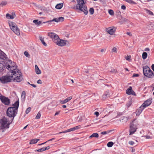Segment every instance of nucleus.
Segmentation results:
<instances>
[{
	"instance_id": "1",
	"label": "nucleus",
	"mask_w": 154,
	"mask_h": 154,
	"mask_svg": "<svg viewBox=\"0 0 154 154\" xmlns=\"http://www.w3.org/2000/svg\"><path fill=\"white\" fill-rule=\"evenodd\" d=\"M13 106L9 107L7 109L6 114L9 118H12V121L17 113L18 109L19 106V100L16 101L12 104Z\"/></svg>"
},
{
	"instance_id": "2",
	"label": "nucleus",
	"mask_w": 154,
	"mask_h": 154,
	"mask_svg": "<svg viewBox=\"0 0 154 154\" xmlns=\"http://www.w3.org/2000/svg\"><path fill=\"white\" fill-rule=\"evenodd\" d=\"M5 66L7 69L11 70L9 72L13 74V75H15L17 73L20 72V71L17 69V66L16 63L11 60H8L5 63Z\"/></svg>"
},
{
	"instance_id": "3",
	"label": "nucleus",
	"mask_w": 154,
	"mask_h": 154,
	"mask_svg": "<svg viewBox=\"0 0 154 154\" xmlns=\"http://www.w3.org/2000/svg\"><path fill=\"white\" fill-rule=\"evenodd\" d=\"M77 4L74 5L72 8L75 10H79L84 12L85 15L88 14V9L84 0H76Z\"/></svg>"
},
{
	"instance_id": "4",
	"label": "nucleus",
	"mask_w": 154,
	"mask_h": 154,
	"mask_svg": "<svg viewBox=\"0 0 154 154\" xmlns=\"http://www.w3.org/2000/svg\"><path fill=\"white\" fill-rule=\"evenodd\" d=\"M136 119H134L130 124V129L129 130L130 135L134 134L137 129L138 122L136 121Z\"/></svg>"
},
{
	"instance_id": "5",
	"label": "nucleus",
	"mask_w": 154,
	"mask_h": 154,
	"mask_svg": "<svg viewBox=\"0 0 154 154\" xmlns=\"http://www.w3.org/2000/svg\"><path fill=\"white\" fill-rule=\"evenodd\" d=\"M143 73L147 77L152 78L154 76V73L148 66H146L143 67Z\"/></svg>"
},
{
	"instance_id": "6",
	"label": "nucleus",
	"mask_w": 154,
	"mask_h": 154,
	"mask_svg": "<svg viewBox=\"0 0 154 154\" xmlns=\"http://www.w3.org/2000/svg\"><path fill=\"white\" fill-rule=\"evenodd\" d=\"M8 75L6 76H2L0 78V80L2 83L5 84L10 82L13 79L14 75H13V74L9 72Z\"/></svg>"
},
{
	"instance_id": "7",
	"label": "nucleus",
	"mask_w": 154,
	"mask_h": 154,
	"mask_svg": "<svg viewBox=\"0 0 154 154\" xmlns=\"http://www.w3.org/2000/svg\"><path fill=\"white\" fill-rule=\"evenodd\" d=\"M9 24L11 30L17 35H20V30L16 23L12 22H10Z\"/></svg>"
},
{
	"instance_id": "8",
	"label": "nucleus",
	"mask_w": 154,
	"mask_h": 154,
	"mask_svg": "<svg viewBox=\"0 0 154 154\" xmlns=\"http://www.w3.org/2000/svg\"><path fill=\"white\" fill-rule=\"evenodd\" d=\"M48 35L51 39L55 43L58 42L57 40H59L58 35L55 33L51 32H49L48 33Z\"/></svg>"
},
{
	"instance_id": "9",
	"label": "nucleus",
	"mask_w": 154,
	"mask_h": 154,
	"mask_svg": "<svg viewBox=\"0 0 154 154\" xmlns=\"http://www.w3.org/2000/svg\"><path fill=\"white\" fill-rule=\"evenodd\" d=\"M13 78L14 82H20L22 81L23 79L21 72L20 71V73H17L15 75H14Z\"/></svg>"
},
{
	"instance_id": "10",
	"label": "nucleus",
	"mask_w": 154,
	"mask_h": 154,
	"mask_svg": "<svg viewBox=\"0 0 154 154\" xmlns=\"http://www.w3.org/2000/svg\"><path fill=\"white\" fill-rule=\"evenodd\" d=\"M8 122V119L5 117L3 118L1 121L2 128L3 129L9 128V125L10 124L7 123Z\"/></svg>"
},
{
	"instance_id": "11",
	"label": "nucleus",
	"mask_w": 154,
	"mask_h": 154,
	"mask_svg": "<svg viewBox=\"0 0 154 154\" xmlns=\"http://www.w3.org/2000/svg\"><path fill=\"white\" fill-rule=\"evenodd\" d=\"M0 100L2 103L6 105H9L10 103L9 99L5 96L1 95L0 96Z\"/></svg>"
},
{
	"instance_id": "12",
	"label": "nucleus",
	"mask_w": 154,
	"mask_h": 154,
	"mask_svg": "<svg viewBox=\"0 0 154 154\" xmlns=\"http://www.w3.org/2000/svg\"><path fill=\"white\" fill-rule=\"evenodd\" d=\"M116 29L117 28L116 27L112 26L107 28L106 30L109 34L111 35H112L115 33Z\"/></svg>"
},
{
	"instance_id": "13",
	"label": "nucleus",
	"mask_w": 154,
	"mask_h": 154,
	"mask_svg": "<svg viewBox=\"0 0 154 154\" xmlns=\"http://www.w3.org/2000/svg\"><path fill=\"white\" fill-rule=\"evenodd\" d=\"M59 40H57L58 42L56 43V44L59 46H64L66 44L67 41L65 40L61 39L60 38Z\"/></svg>"
},
{
	"instance_id": "14",
	"label": "nucleus",
	"mask_w": 154,
	"mask_h": 154,
	"mask_svg": "<svg viewBox=\"0 0 154 154\" xmlns=\"http://www.w3.org/2000/svg\"><path fill=\"white\" fill-rule=\"evenodd\" d=\"M110 93L109 90H108L104 92L102 96V99L103 100H105L106 99L110 97Z\"/></svg>"
},
{
	"instance_id": "15",
	"label": "nucleus",
	"mask_w": 154,
	"mask_h": 154,
	"mask_svg": "<svg viewBox=\"0 0 154 154\" xmlns=\"http://www.w3.org/2000/svg\"><path fill=\"white\" fill-rule=\"evenodd\" d=\"M151 100L150 99H148L141 105L143 107L146 108V107L149 106L151 103Z\"/></svg>"
},
{
	"instance_id": "16",
	"label": "nucleus",
	"mask_w": 154,
	"mask_h": 154,
	"mask_svg": "<svg viewBox=\"0 0 154 154\" xmlns=\"http://www.w3.org/2000/svg\"><path fill=\"white\" fill-rule=\"evenodd\" d=\"M5 54L0 50V61H4L6 59Z\"/></svg>"
},
{
	"instance_id": "17",
	"label": "nucleus",
	"mask_w": 154,
	"mask_h": 154,
	"mask_svg": "<svg viewBox=\"0 0 154 154\" xmlns=\"http://www.w3.org/2000/svg\"><path fill=\"white\" fill-rule=\"evenodd\" d=\"M144 109V108L142 105L139 107L136 111V116H139Z\"/></svg>"
},
{
	"instance_id": "18",
	"label": "nucleus",
	"mask_w": 154,
	"mask_h": 154,
	"mask_svg": "<svg viewBox=\"0 0 154 154\" xmlns=\"http://www.w3.org/2000/svg\"><path fill=\"white\" fill-rule=\"evenodd\" d=\"M5 62L2 60L0 61V72L3 71L5 66Z\"/></svg>"
},
{
	"instance_id": "19",
	"label": "nucleus",
	"mask_w": 154,
	"mask_h": 154,
	"mask_svg": "<svg viewBox=\"0 0 154 154\" xmlns=\"http://www.w3.org/2000/svg\"><path fill=\"white\" fill-rule=\"evenodd\" d=\"M72 97L71 96H70L63 100H60V102L62 104L65 103H66L70 101L72 99Z\"/></svg>"
},
{
	"instance_id": "20",
	"label": "nucleus",
	"mask_w": 154,
	"mask_h": 154,
	"mask_svg": "<svg viewBox=\"0 0 154 154\" xmlns=\"http://www.w3.org/2000/svg\"><path fill=\"white\" fill-rule=\"evenodd\" d=\"M35 71L37 74H40L41 73V70L39 69L37 65L35 66Z\"/></svg>"
},
{
	"instance_id": "21",
	"label": "nucleus",
	"mask_w": 154,
	"mask_h": 154,
	"mask_svg": "<svg viewBox=\"0 0 154 154\" xmlns=\"http://www.w3.org/2000/svg\"><path fill=\"white\" fill-rule=\"evenodd\" d=\"M26 97V92L25 91H23L22 92L21 95V100L22 101H24Z\"/></svg>"
},
{
	"instance_id": "22",
	"label": "nucleus",
	"mask_w": 154,
	"mask_h": 154,
	"mask_svg": "<svg viewBox=\"0 0 154 154\" xmlns=\"http://www.w3.org/2000/svg\"><path fill=\"white\" fill-rule=\"evenodd\" d=\"M33 23H35L36 25L37 26H39L41 24H43V22H42L41 21H38V20H33Z\"/></svg>"
},
{
	"instance_id": "23",
	"label": "nucleus",
	"mask_w": 154,
	"mask_h": 154,
	"mask_svg": "<svg viewBox=\"0 0 154 154\" xmlns=\"http://www.w3.org/2000/svg\"><path fill=\"white\" fill-rule=\"evenodd\" d=\"M40 139H32L29 142V144H34L36 143Z\"/></svg>"
},
{
	"instance_id": "24",
	"label": "nucleus",
	"mask_w": 154,
	"mask_h": 154,
	"mask_svg": "<svg viewBox=\"0 0 154 154\" xmlns=\"http://www.w3.org/2000/svg\"><path fill=\"white\" fill-rule=\"evenodd\" d=\"M132 88L131 87H130L126 91V93L127 94L130 95H131V92H132Z\"/></svg>"
},
{
	"instance_id": "25",
	"label": "nucleus",
	"mask_w": 154,
	"mask_h": 154,
	"mask_svg": "<svg viewBox=\"0 0 154 154\" xmlns=\"http://www.w3.org/2000/svg\"><path fill=\"white\" fill-rule=\"evenodd\" d=\"M63 6V3H59L57 4L55 6V8L58 9H60L62 8Z\"/></svg>"
},
{
	"instance_id": "26",
	"label": "nucleus",
	"mask_w": 154,
	"mask_h": 154,
	"mask_svg": "<svg viewBox=\"0 0 154 154\" xmlns=\"http://www.w3.org/2000/svg\"><path fill=\"white\" fill-rule=\"evenodd\" d=\"M39 39H40V40L41 41L42 44L45 46H46L47 45L45 42L44 38L41 36H39Z\"/></svg>"
},
{
	"instance_id": "27",
	"label": "nucleus",
	"mask_w": 154,
	"mask_h": 154,
	"mask_svg": "<svg viewBox=\"0 0 154 154\" xmlns=\"http://www.w3.org/2000/svg\"><path fill=\"white\" fill-rule=\"evenodd\" d=\"M52 21H55V22H58V18H54V19H53L52 20H49V21H46V22H43V23H49V22H52Z\"/></svg>"
},
{
	"instance_id": "28",
	"label": "nucleus",
	"mask_w": 154,
	"mask_h": 154,
	"mask_svg": "<svg viewBox=\"0 0 154 154\" xmlns=\"http://www.w3.org/2000/svg\"><path fill=\"white\" fill-rule=\"evenodd\" d=\"M147 53L146 52H143L142 54V57L143 60L146 59L147 57Z\"/></svg>"
},
{
	"instance_id": "29",
	"label": "nucleus",
	"mask_w": 154,
	"mask_h": 154,
	"mask_svg": "<svg viewBox=\"0 0 154 154\" xmlns=\"http://www.w3.org/2000/svg\"><path fill=\"white\" fill-rule=\"evenodd\" d=\"M99 137V135L98 133H93L90 136V138H91L92 137H95L97 138Z\"/></svg>"
},
{
	"instance_id": "30",
	"label": "nucleus",
	"mask_w": 154,
	"mask_h": 154,
	"mask_svg": "<svg viewBox=\"0 0 154 154\" xmlns=\"http://www.w3.org/2000/svg\"><path fill=\"white\" fill-rule=\"evenodd\" d=\"M6 17L7 19H13L14 18V17L13 16L12 17V15L8 13L6 14Z\"/></svg>"
},
{
	"instance_id": "31",
	"label": "nucleus",
	"mask_w": 154,
	"mask_h": 154,
	"mask_svg": "<svg viewBox=\"0 0 154 154\" xmlns=\"http://www.w3.org/2000/svg\"><path fill=\"white\" fill-rule=\"evenodd\" d=\"M7 2L6 1H2L0 4V6L3 7L5 6L7 4Z\"/></svg>"
},
{
	"instance_id": "32",
	"label": "nucleus",
	"mask_w": 154,
	"mask_h": 154,
	"mask_svg": "<svg viewBox=\"0 0 154 154\" xmlns=\"http://www.w3.org/2000/svg\"><path fill=\"white\" fill-rule=\"evenodd\" d=\"M146 13L148 14L149 15H153L154 14L150 10L146 9Z\"/></svg>"
},
{
	"instance_id": "33",
	"label": "nucleus",
	"mask_w": 154,
	"mask_h": 154,
	"mask_svg": "<svg viewBox=\"0 0 154 154\" xmlns=\"http://www.w3.org/2000/svg\"><path fill=\"white\" fill-rule=\"evenodd\" d=\"M89 12L91 14H93L94 12V9L93 8H90L89 10Z\"/></svg>"
},
{
	"instance_id": "34",
	"label": "nucleus",
	"mask_w": 154,
	"mask_h": 154,
	"mask_svg": "<svg viewBox=\"0 0 154 154\" xmlns=\"http://www.w3.org/2000/svg\"><path fill=\"white\" fill-rule=\"evenodd\" d=\"M126 1L130 4H136V3L135 2L132 0H126Z\"/></svg>"
},
{
	"instance_id": "35",
	"label": "nucleus",
	"mask_w": 154,
	"mask_h": 154,
	"mask_svg": "<svg viewBox=\"0 0 154 154\" xmlns=\"http://www.w3.org/2000/svg\"><path fill=\"white\" fill-rule=\"evenodd\" d=\"M113 145V143L112 142H109L107 144V146L108 147H111Z\"/></svg>"
},
{
	"instance_id": "36",
	"label": "nucleus",
	"mask_w": 154,
	"mask_h": 154,
	"mask_svg": "<svg viewBox=\"0 0 154 154\" xmlns=\"http://www.w3.org/2000/svg\"><path fill=\"white\" fill-rule=\"evenodd\" d=\"M41 113L40 112H38L37 113V114L36 115V116L35 117V119H40L41 116Z\"/></svg>"
},
{
	"instance_id": "37",
	"label": "nucleus",
	"mask_w": 154,
	"mask_h": 154,
	"mask_svg": "<svg viewBox=\"0 0 154 154\" xmlns=\"http://www.w3.org/2000/svg\"><path fill=\"white\" fill-rule=\"evenodd\" d=\"M44 151H45V150L44 148V147H43L41 149H38L35 150V151H37L39 152H42Z\"/></svg>"
},
{
	"instance_id": "38",
	"label": "nucleus",
	"mask_w": 154,
	"mask_h": 154,
	"mask_svg": "<svg viewBox=\"0 0 154 154\" xmlns=\"http://www.w3.org/2000/svg\"><path fill=\"white\" fill-rule=\"evenodd\" d=\"M110 72L114 73H116L117 72V70L114 68L112 69L110 71Z\"/></svg>"
},
{
	"instance_id": "39",
	"label": "nucleus",
	"mask_w": 154,
	"mask_h": 154,
	"mask_svg": "<svg viewBox=\"0 0 154 154\" xmlns=\"http://www.w3.org/2000/svg\"><path fill=\"white\" fill-rule=\"evenodd\" d=\"M31 108L30 107L28 108L26 110L25 112L26 114H28L31 111Z\"/></svg>"
},
{
	"instance_id": "40",
	"label": "nucleus",
	"mask_w": 154,
	"mask_h": 154,
	"mask_svg": "<svg viewBox=\"0 0 154 154\" xmlns=\"http://www.w3.org/2000/svg\"><path fill=\"white\" fill-rule=\"evenodd\" d=\"M131 56H127L125 57V59L127 60L130 61H131Z\"/></svg>"
},
{
	"instance_id": "41",
	"label": "nucleus",
	"mask_w": 154,
	"mask_h": 154,
	"mask_svg": "<svg viewBox=\"0 0 154 154\" xmlns=\"http://www.w3.org/2000/svg\"><path fill=\"white\" fill-rule=\"evenodd\" d=\"M110 131H103L101 132V134L103 135H105L107 134H108L109 133Z\"/></svg>"
},
{
	"instance_id": "42",
	"label": "nucleus",
	"mask_w": 154,
	"mask_h": 154,
	"mask_svg": "<svg viewBox=\"0 0 154 154\" xmlns=\"http://www.w3.org/2000/svg\"><path fill=\"white\" fill-rule=\"evenodd\" d=\"M109 14L111 15H113L114 14V12L112 10H109Z\"/></svg>"
},
{
	"instance_id": "43",
	"label": "nucleus",
	"mask_w": 154,
	"mask_h": 154,
	"mask_svg": "<svg viewBox=\"0 0 154 154\" xmlns=\"http://www.w3.org/2000/svg\"><path fill=\"white\" fill-rule=\"evenodd\" d=\"M58 22L60 21H63L64 18L63 17H59L58 18Z\"/></svg>"
},
{
	"instance_id": "44",
	"label": "nucleus",
	"mask_w": 154,
	"mask_h": 154,
	"mask_svg": "<svg viewBox=\"0 0 154 154\" xmlns=\"http://www.w3.org/2000/svg\"><path fill=\"white\" fill-rule=\"evenodd\" d=\"M24 54L27 57H29L30 56L27 52L26 51H25L24 52Z\"/></svg>"
},
{
	"instance_id": "45",
	"label": "nucleus",
	"mask_w": 154,
	"mask_h": 154,
	"mask_svg": "<svg viewBox=\"0 0 154 154\" xmlns=\"http://www.w3.org/2000/svg\"><path fill=\"white\" fill-rule=\"evenodd\" d=\"M73 128H74L75 130V131L76 130H78V129H80V128H81V126L80 125H79Z\"/></svg>"
},
{
	"instance_id": "46",
	"label": "nucleus",
	"mask_w": 154,
	"mask_h": 154,
	"mask_svg": "<svg viewBox=\"0 0 154 154\" xmlns=\"http://www.w3.org/2000/svg\"><path fill=\"white\" fill-rule=\"evenodd\" d=\"M117 51V49L116 47H113L112 49V52L116 53Z\"/></svg>"
},
{
	"instance_id": "47",
	"label": "nucleus",
	"mask_w": 154,
	"mask_h": 154,
	"mask_svg": "<svg viewBox=\"0 0 154 154\" xmlns=\"http://www.w3.org/2000/svg\"><path fill=\"white\" fill-rule=\"evenodd\" d=\"M69 132V131H68V129H67V130H66L63 131L62 132H60L59 133V134H61V133H67V132Z\"/></svg>"
},
{
	"instance_id": "48",
	"label": "nucleus",
	"mask_w": 154,
	"mask_h": 154,
	"mask_svg": "<svg viewBox=\"0 0 154 154\" xmlns=\"http://www.w3.org/2000/svg\"><path fill=\"white\" fill-rule=\"evenodd\" d=\"M139 75L138 74H134L133 75V77H137L139 76Z\"/></svg>"
},
{
	"instance_id": "49",
	"label": "nucleus",
	"mask_w": 154,
	"mask_h": 154,
	"mask_svg": "<svg viewBox=\"0 0 154 154\" xmlns=\"http://www.w3.org/2000/svg\"><path fill=\"white\" fill-rule=\"evenodd\" d=\"M68 131H69V132H71L72 131H75V130L74 129V128H70V129H68Z\"/></svg>"
},
{
	"instance_id": "50",
	"label": "nucleus",
	"mask_w": 154,
	"mask_h": 154,
	"mask_svg": "<svg viewBox=\"0 0 154 154\" xmlns=\"http://www.w3.org/2000/svg\"><path fill=\"white\" fill-rule=\"evenodd\" d=\"M128 143L131 145H133L134 143V142L133 141H131L129 142Z\"/></svg>"
},
{
	"instance_id": "51",
	"label": "nucleus",
	"mask_w": 154,
	"mask_h": 154,
	"mask_svg": "<svg viewBox=\"0 0 154 154\" xmlns=\"http://www.w3.org/2000/svg\"><path fill=\"white\" fill-rule=\"evenodd\" d=\"M131 94L134 95V96H136V94L135 93L133 90L132 91Z\"/></svg>"
},
{
	"instance_id": "52",
	"label": "nucleus",
	"mask_w": 154,
	"mask_h": 154,
	"mask_svg": "<svg viewBox=\"0 0 154 154\" xmlns=\"http://www.w3.org/2000/svg\"><path fill=\"white\" fill-rule=\"evenodd\" d=\"M44 148L45 150H47L50 149V147L49 146H47L46 147H44Z\"/></svg>"
},
{
	"instance_id": "53",
	"label": "nucleus",
	"mask_w": 154,
	"mask_h": 154,
	"mask_svg": "<svg viewBox=\"0 0 154 154\" xmlns=\"http://www.w3.org/2000/svg\"><path fill=\"white\" fill-rule=\"evenodd\" d=\"M37 83L39 84H42V82L41 80L40 79L38 80L37 81Z\"/></svg>"
},
{
	"instance_id": "54",
	"label": "nucleus",
	"mask_w": 154,
	"mask_h": 154,
	"mask_svg": "<svg viewBox=\"0 0 154 154\" xmlns=\"http://www.w3.org/2000/svg\"><path fill=\"white\" fill-rule=\"evenodd\" d=\"M11 15H12V17L13 16L14 17V18L16 16L15 14V12H13L12 13Z\"/></svg>"
},
{
	"instance_id": "55",
	"label": "nucleus",
	"mask_w": 154,
	"mask_h": 154,
	"mask_svg": "<svg viewBox=\"0 0 154 154\" xmlns=\"http://www.w3.org/2000/svg\"><path fill=\"white\" fill-rule=\"evenodd\" d=\"M94 114L95 115L97 116H98L99 115V113L98 112H95L94 113Z\"/></svg>"
},
{
	"instance_id": "56",
	"label": "nucleus",
	"mask_w": 154,
	"mask_h": 154,
	"mask_svg": "<svg viewBox=\"0 0 154 154\" xmlns=\"http://www.w3.org/2000/svg\"><path fill=\"white\" fill-rule=\"evenodd\" d=\"M126 7L124 5H122L121 6V8L123 10H125L126 9Z\"/></svg>"
},
{
	"instance_id": "57",
	"label": "nucleus",
	"mask_w": 154,
	"mask_h": 154,
	"mask_svg": "<svg viewBox=\"0 0 154 154\" xmlns=\"http://www.w3.org/2000/svg\"><path fill=\"white\" fill-rule=\"evenodd\" d=\"M149 49L148 48H146L144 49V51H149Z\"/></svg>"
},
{
	"instance_id": "58",
	"label": "nucleus",
	"mask_w": 154,
	"mask_h": 154,
	"mask_svg": "<svg viewBox=\"0 0 154 154\" xmlns=\"http://www.w3.org/2000/svg\"><path fill=\"white\" fill-rule=\"evenodd\" d=\"M126 34L127 35H129V36H132V34H131V33L130 32H128L126 33Z\"/></svg>"
},
{
	"instance_id": "59",
	"label": "nucleus",
	"mask_w": 154,
	"mask_h": 154,
	"mask_svg": "<svg viewBox=\"0 0 154 154\" xmlns=\"http://www.w3.org/2000/svg\"><path fill=\"white\" fill-rule=\"evenodd\" d=\"M60 111H57V112L55 113V115H54V116H56V115H58L59 113H60Z\"/></svg>"
},
{
	"instance_id": "60",
	"label": "nucleus",
	"mask_w": 154,
	"mask_h": 154,
	"mask_svg": "<svg viewBox=\"0 0 154 154\" xmlns=\"http://www.w3.org/2000/svg\"><path fill=\"white\" fill-rule=\"evenodd\" d=\"M151 68L152 69L153 71L154 72V64H152L151 66Z\"/></svg>"
},
{
	"instance_id": "61",
	"label": "nucleus",
	"mask_w": 154,
	"mask_h": 154,
	"mask_svg": "<svg viewBox=\"0 0 154 154\" xmlns=\"http://www.w3.org/2000/svg\"><path fill=\"white\" fill-rule=\"evenodd\" d=\"M30 85L34 88H35L36 86V85L34 84H30Z\"/></svg>"
},
{
	"instance_id": "62",
	"label": "nucleus",
	"mask_w": 154,
	"mask_h": 154,
	"mask_svg": "<svg viewBox=\"0 0 154 154\" xmlns=\"http://www.w3.org/2000/svg\"><path fill=\"white\" fill-rule=\"evenodd\" d=\"M54 138H53L51 139H49V140H48L47 141V142H48L49 141H52V140H54Z\"/></svg>"
},
{
	"instance_id": "63",
	"label": "nucleus",
	"mask_w": 154,
	"mask_h": 154,
	"mask_svg": "<svg viewBox=\"0 0 154 154\" xmlns=\"http://www.w3.org/2000/svg\"><path fill=\"white\" fill-rule=\"evenodd\" d=\"M105 51V50L104 49H102L101 50V52H103L104 51Z\"/></svg>"
},
{
	"instance_id": "64",
	"label": "nucleus",
	"mask_w": 154,
	"mask_h": 154,
	"mask_svg": "<svg viewBox=\"0 0 154 154\" xmlns=\"http://www.w3.org/2000/svg\"><path fill=\"white\" fill-rule=\"evenodd\" d=\"M66 106L65 105H63L62 106V107L63 108H66Z\"/></svg>"
}]
</instances>
